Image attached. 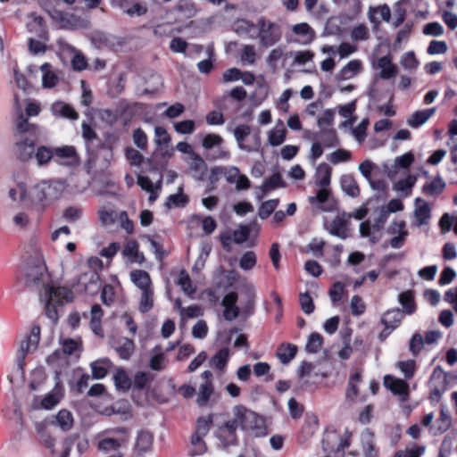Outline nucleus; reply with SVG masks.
<instances>
[{"instance_id": "1", "label": "nucleus", "mask_w": 457, "mask_h": 457, "mask_svg": "<svg viewBox=\"0 0 457 457\" xmlns=\"http://www.w3.org/2000/svg\"><path fill=\"white\" fill-rule=\"evenodd\" d=\"M25 283L28 287L39 290V298L45 304L46 315L54 322L59 319L60 308L72 301L73 293L64 287L49 284L50 277L40 253L28 260L24 268Z\"/></svg>"}, {"instance_id": "2", "label": "nucleus", "mask_w": 457, "mask_h": 457, "mask_svg": "<svg viewBox=\"0 0 457 457\" xmlns=\"http://www.w3.org/2000/svg\"><path fill=\"white\" fill-rule=\"evenodd\" d=\"M14 104L18 112L13 131V157L22 163L35 162L39 168L46 166V161L51 156L48 146L39 144L42 135L41 129L30 123L21 111L18 97L14 96Z\"/></svg>"}, {"instance_id": "3", "label": "nucleus", "mask_w": 457, "mask_h": 457, "mask_svg": "<svg viewBox=\"0 0 457 457\" xmlns=\"http://www.w3.org/2000/svg\"><path fill=\"white\" fill-rule=\"evenodd\" d=\"M67 187L64 179L42 180L29 188V204L45 209L52 202L60 199Z\"/></svg>"}, {"instance_id": "4", "label": "nucleus", "mask_w": 457, "mask_h": 457, "mask_svg": "<svg viewBox=\"0 0 457 457\" xmlns=\"http://www.w3.org/2000/svg\"><path fill=\"white\" fill-rule=\"evenodd\" d=\"M130 430L126 427L106 428L97 435V450L104 453H121L130 440Z\"/></svg>"}, {"instance_id": "5", "label": "nucleus", "mask_w": 457, "mask_h": 457, "mask_svg": "<svg viewBox=\"0 0 457 457\" xmlns=\"http://www.w3.org/2000/svg\"><path fill=\"white\" fill-rule=\"evenodd\" d=\"M256 32L250 34V38L256 39L262 47H270L278 44L283 36L280 23L271 21L265 16L256 20Z\"/></svg>"}, {"instance_id": "6", "label": "nucleus", "mask_w": 457, "mask_h": 457, "mask_svg": "<svg viewBox=\"0 0 457 457\" xmlns=\"http://www.w3.org/2000/svg\"><path fill=\"white\" fill-rule=\"evenodd\" d=\"M234 419L237 426L242 429L254 432L255 436H263L266 435L262 419L253 411L243 405L235 406Z\"/></svg>"}, {"instance_id": "7", "label": "nucleus", "mask_w": 457, "mask_h": 457, "mask_svg": "<svg viewBox=\"0 0 457 457\" xmlns=\"http://www.w3.org/2000/svg\"><path fill=\"white\" fill-rule=\"evenodd\" d=\"M50 157L46 161V166L54 160L57 164L66 167H76L79 164V156L72 145L58 147L48 146Z\"/></svg>"}, {"instance_id": "8", "label": "nucleus", "mask_w": 457, "mask_h": 457, "mask_svg": "<svg viewBox=\"0 0 457 457\" xmlns=\"http://www.w3.org/2000/svg\"><path fill=\"white\" fill-rule=\"evenodd\" d=\"M48 14L60 29H78L87 27V21L74 13L52 8L48 11Z\"/></svg>"}, {"instance_id": "9", "label": "nucleus", "mask_w": 457, "mask_h": 457, "mask_svg": "<svg viewBox=\"0 0 457 457\" xmlns=\"http://www.w3.org/2000/svg\"><path fill=\"white\" fill-rule=\"evenodd\" d=\"M40 339V328L33 326L30 333L25 337L20 344V347L16 354V361L21 371L23 370L24 361L28 354L37 350Z\"/></svg>"}, {"instance_id": "10", "label": "nucleus", "mask_w": 457, "mask_h": 457, "mask_svg": "<svg viewBox=\"0 0 457 457\" xmlns=\"http://www.w3.org/2000/svg\"><path fill=\"white\" fill-rule=\"evenodd\" d=\"M237 424L232 420L218 426L215 430V437L218 440V446L227 449L238 444Z\"/></svg>"}, {"instance_id": "11", "label": "nucleus", "mask_w": 457, "mask_h": 457, "mask_svg": "<svg viewBox=\"0 0 457 457\" xmlns=\"http://www.w3.org/2000/svg\"><path fill=\"white\" fill-rule=\"evenodd\" d=\"M63 397V387L59 383L44 398L36 396L31 403L33 409L51 410L56 406Z\"/></svg>"}, {"instance_id": "12", "label": "nucleus", "mask_w": 457, "mask_h": 457, "mask_svg": "<svg viewBox=\"0 0 457 457\" xmlns=\"http://www.w3.org/2000/svg\"><path fill=\"white\" fill-rule=\"evenodd\" d=\"M111 5L129 17H139L147 12V7L138 0H111Z\"/></svg>"}, {"instance_id": "13", "label": "nucleus", "mask_w": 457, "mask_h": 457, "mask_svg": "<svg viewBox=\"0 0 457 457\" xmlns=\"http://www.w3.org/2000/svg\"><path fill=\"white\" fill-rule=\"evenodd\" d=\"M403 319V312L399 308H395L385 312L381 317V323L385 326L384 331L380 334L382 337L389 335L394 329L400 326Z\"/></svg>"}, {"instance_id": "14", "label": "nucleus", "mask_w": 457, "mask_h": 457, "mask_svg": "<svg viewBox=\"0 0 457 457\" xmlns=\"http://www.w3.org/2000/svg\"><path fill=\"white\" fill-rule=\"evenodd\" d=\"M350 445L347 437L343 438L335 432L328 433L322 439L323 450L327 453L344 452Z\"/></svg>"}, {"instance_id": "15", "label": "nucleus", "mask_w": 457, "mask_h": 457, "mask_svg": "<svg viewBox=\"0 0 457 457\" xmlns=\"http://www.w3.org/2000/svg\"><path fill=\"white\" fill-rule=\"evenodd\" d=\"M233 132H234V137L237 142L238 147L241 150L246 151V152L259 151L260 145H261V139H260V136H258V135H256L254 137L255 141H256L255 146H250V145L244 144L245 139L251 133V128L248 125H245V124L238 125L237 127L235 128Z\"/></svg>"}, {"instance_id": "16", "label": "nucleus", "mask_w": 457, "mask_h": 457, "mask_svg": "<svg viewBox=\"0 0 457 457\" xmlns=\"http://www.w3.org/2000/svg\"><path fill=\"white\" fill-rule=\"evenodd\" d=\"M50 111L56 118L69 119L71 120L79 119V113L70 104L62 101L53 103Z\"/></svg>"}, {"instance_id": "17", "label": "nucleus", "mask_w": 457, "mask_h": 457, "mask_svg": "<svg viewBox=\"0 0 457 457\" xmlns=\"http://www.w3.org/2000/svg\"><path fill=\"white\" fill-rule=\"evenodd\" d=\"M413 214L417 226L426 225L431 218V209L424 199L418 197L415 200Z\"/></svg>"}, {"instance_id": "18", "label": "nucleus", "mask_w": 457, "mask_h": 457, "mask_svg": "<svg viewBox=\"0 0 457 457\" xmlns=\"http://www.w3.org/2000/svg\"><path fill=\"white\" fill-rule=\"evenodd\" d=\"M153 443L154 436L146 430H140L136 437L134 451L138 455L149 453L153 449Z\"/></svg>"}, {"instance_id": "19", "label": "nucleus", "mask_w": 457, "mask_h": 457, "mask_svg": "<svg viewBox=\"0 0 457 457\" xmlns=\"http://www.w3.org/2000/svg\"><path fill=\"white\" fill-rule=\"evenodd\" d=\"M363 71L361 60L354 59L347 62L337 74V80H348L356 77Z\"/></svg>"}, {"instance_id": "20", "label": "nucleus", "mask_w": 457, "mask_h": 457, "mask_svg": "<svg viewBox=\"0 0 457 457\" xmlns=\"http://www.w3.org/2000/svg\"><path fill=\"white\" fill-rule=\"evenodd\" d=\"M384 385L395 395L401 396L403 401L407 399L409 386L404 380L387 375L384 378Z\"/></svg>"}, {"instance_id": "21", "label": "nucleus", "mask_w": 457, "mask_h": 457, "mask_svg": "<svg viewBox=\"0 0 457 457\" xmlns=\"http://www.w3.org/2000/svg\"><path fill=\"white\" fill-rule=\"evenodd\" d=\"M27 29L40 39H47V29L44 19L36 13L29 15V21L27 23Z\"/></svg>"}, {"instance_id": "22", "label": "nucleus", "mask_w": 457, "mask_h": 457, "mask_svg": "<svg viewBox=\"0 0 457 457\" xmlns=\"http://www.w3.org/2000/svg\"><path fill=\"white\" fill-rule=\"evenodd\" d=\"M132 283L141 291L154 288L152 279L147 271L143 270H133L129 273Z\"/></svg>"}, {"instance_id": "23", "label": "nucleus", "mask_w": 457, "mask_h": 457, "mask_svg": "<svg viewBox=\"0 0 457 457\" xmlns=\"http://www.w3.org/2000/svg\"><path fill=\"white\" fill-rule=\"evenodd\" d=\"M189 170L193 177L198 180L203 179L207 171V165L204 160L196 153H192V156L187 161Z\"/></svg>"}, {"instance_id": "24", "label": "nucleus", "mask_w": 457, "mask_h": 457, "mask_svg": "<svg viewBox=\"0 0 457 457\" xmlns=\"http://www.w3.org/2000/svg\"><path fill=\"white\" fill-rule=\"evenodd\" d=\"M29 191L26 184L23 181H19L9 188L8 196L12 202L29 204Z\"/></svg>"}, {"instance_id": "25", "label": "nucleus", "mask_w": 457, "mask_h": 457, "mask_svg": "<svg viewBox=\"0 0 457 457\" xmlns=\"http://www.w3.org/2000/svg\"><path fill=\"white\" fill-rule=\"evenodd\" d=\"M79 286L83 287V290L87 293H95L100 286L98 274L92 270L82 274L79 280Z\"/></svg>"}, {"instance_id": "26", "label": "nucleus", "mask_w": 457, "mask_h": 457, "mask_svg": "<svg viewBox=\"0 0 457 457\" xmlns=\"http://www.w3.org/2000/svg\"><path fill=\"white\" fill-rule=\"evenodd\" d=\"M286 137L287 129L284 122L278 120L274 128L268 132V143L271 146H278L284 143Z\"/></svg>"}, {"instance_id": "27", "label": "nucleus", "mask_w": 457, "mask_h": 457, "mask_svg": "<svg viewBox=\"0 0 457 457\" xmlns=\"http://www.w3.org/2000/svg\"><path fill=\"white\" fill-rule=\"evenodd\" d=\"M377 65L380 69L379 78L382 79H390L397 74V67L392 62L389 55L380 57Z\"/></svg>"}, {"instance_id": "28", "label": "nucleus", "mask_w": 457, "mask_h": 457, "mask_svg": "<svg viewBox=\"0 0 457 457\" xmlns=\"http://www.w3.org/2000/svg\"><path fill=\"white\" fill-rule=\"evenodd\" d=\"M347 219L345 213L342 216H337L330 223L328 232L341 239H345L348 237Z\"/></svg>"}, {"instance_id": "29", "label": "nucleus", "mask_w": 457, "mask_h": 457, "mask_svg": "<svg viewBox=\"0 0 457 457\" xmlns=\"http://www.w3.org/2000/svg\"><path fill=\"white\" fill-rule=\"evenodd\" d=\"M62 49L63 52H68L73 54L71 58V66L73 70L79 71L87 68V61L86 57L81 54V52L77 50L70 44H63Z\"/></svg>"}, {"instance_id": "30", "label": "nucleus", "mask_w": 457, "mask_h": 457, "mask_svg": "<svg viewBox=\"0 0 457 457\" xmlns=\"http://www.w3.org/2000/svg\"><path fill=\"white\" fill-rule=\"evenodd\" d=\"M436 111V110L435 107L416 111L409 117L407 123L411 128H419L420 126L423 125L430 117H432Z\"/></svg>"}, {"instance_id": "31", "label": "nucleus", "mask_w": 457, "mask_h": 457, "mask_svg": "<svg viewBox=\"0 0 457 457\" xmlns=\"http://www.w3.org/2000/svg\"><path fill=\"white\" fill-rule=\"evenodd\" d=\"M315 137L318 139V142L321 143L325 147H334L338 145L337 132L331 128L320 129Z\"/></svg>"}, {"instance_id": "32", "label": "nucleus", "mask_w": 457, "mask_h": 457, "mask_svg": "<svg viewBox=\"0 0 457 457\" xmlns=\"http://www.w3.org/2000/svg\"><path fill=\"white\" fill-rule=\"evenodd\" d=\"M297 346L293 344H281L276 352V356L282 364H288L295 356Z\"/></svg>"}, {"instance_id": "33", "label": "nucleus", "mask_w": 457, "mask_h": 457, "mask_svg": "<svg viewBox=\"0 0 457 457\" xmlns=\"http://www.w3.org/2000/svg\"><path fill=\"white\" fill-rule=\"evenodd\" d=\"M292 31L302 38L300 39L301 44H310L315 37L314 30L306 22L298 23L293 26Z\"/></svg>"}, {"instance_id": "34", "label": "nucleus", "mask_w": 457, "mask_h": 457, "mask_svg": "<svg viewBox=\"0 0 457 457\" xmlns=\"http://www.w3.org/2000/svg\"><path fill=\"white\" fill-rule=\"evenodd\" d=\"M119 356L123 360H129L135 349L133 340L123 337L116 342L114 346Z\"/></svg>"}, {"instance_id": "35", "label": "nucleus", "mask_w": 457, "mask_h": 457, "mask_svg": "<svg viewBox=\"0 0 457 457\" xmlns=\"http://www.w3.org/2000/svg\"><path fill=\"white\" fill-rule=\"evenodd\" d=\"M204 436L193 434L190 438L188 455L191 457L204 454L207 451V446L204 441Z\"/></svg>"}, {"instance_id": "36", "label": "nucleus", "mask_w": 457, "mask_h": 457, "mask_svg": "<svg viewBox=\"0 0 457 457\" xmlns=\"http://www.w3.org/2000/svg\"><path fill=\"white\" fill-rule=\"evenodd\" d=\"M340 183L342 190L349 196L357 197L360 195V188L353 176H342Z\"/></svg>"}, {"instance_id": "37", "label": "nucleus", "mask_w": 457, "mask_h": 457, "mask_svg": "<svg viewBox=\"0 0 457 457\" xmlns=\"http://www.w3.org/2000/svg\"><path fill=\"white\" fill-rule=\"evenodd\" d=\"M41 71L43 72L42 77V85L44 87L52 88L54 87L59 81L58 76L54 71H52V66L48 62H45L40 67Z\"/></svg>"}, {"instance_id": "38", "label": "nucleus", "mask_w": 457, "mask_h": 457, "mask_svg": "<svg viewBox=\"0 0 457 457\" xmlns=\"http://www.w3.org/2000/svg\"><path fill=\"white\" fill-rule=\"evenodd\" d=\"M123 255L129 258L132 262L142 263L144 255L138 252V244L135 240H129L124 245Z\"/></svg>"}, {"instance_id": "39", "label": "nucleus", "mask_w": 457, "mask_h": 457, "mask_svg": "<svg viewBox=\"0 0 457 457\" xmlns=\"http://www.w3.org/2000/svg\"><path fill=\"white\" fill-rule=\"evenodd\" d=\"M90 327L93 332L97 336H103L101 320L103 316V311L99 304H95L91 308L90 312Z\"/></svg>"}, {"instance_id": "40", "label": "nucleus", "mask_w": 457, "mask_h": 457, "mask_svg": "<svg viewBox=\"0 0 457 457\" xmlns=\"http://www.w3.org/2000/svg\"><path fill=\"white\" fill-rule=\"evenodd\" d=\"M55 422L62 431H69L73 427V416L71 411L62 409L56 414Z\"/></svg>"}, {"instance_id": "41", "label": "nucleus", "mask_w": 457, "mask_h": 457, "mask_svg": "<svg viewBox=\"0 0 457 457\" xmlns=\"http://www.w3.org/2000/svg\"><path fill=\"white\" fill-rule=\"evenodd\" d=\"M445 187V182L442 178L436 177L423 186V193L428 196H434L441 194Z\"/></svg>"}, {"instance_id": "42", "label": "nucleus", "mask_w": 457, "mask_h": 457, "mask_svg": "<svg viewBox=\"0 0 457 457\" xmlns=\"http://www.w3.org/2000/svg\"><path fill=\"white\" fill-rule=\"evenodd\" d=\"M398 301L403 308V311H402L403 313L411 315L415 312L416 304L412 291L407 290L401 293L398 296Z\"/></svg>"}, {"instance_id": "43", "label": "nucleus", "mask_w": 457, "mask_h": 457, "mask_svg": "<svg viewBox=\"0 0 457 457\" xmlns=\"http://www.w3.org/2000/svg\"><path fill=\"white\" fill-rule=\"evenodd\" d=\"M331 179V169L323 163L316 170V184L320 187H328Z\"/></svg>"}, {"instance_id": "44", "label": "nucleus", "mask_w": 457, "mask_h": 457, "mask_svg": "<svg viewBox=\"0 0 457 457\" xmlns=\"http://www.w3.org/2000/svg\"><path fill=\"white\" fill-rule=\"evenodd\" d=\"M113 379L114 384L119 390L128 391L131 387V379L127 372L121 368L116 369Z\"/></svg>"}, {"instance_id": "45", "label": "nucleus", "mask_w": 457, "mask_h": 457, "mask_svg": "<svg viewBox=\"0 0 457 457\" xmlns=\"http://www.w3.org/2000/svg\"><path fill=\"white\" fill-rule=\"evenodd\" d=\"M436 427L434 431L435 435L443 434L450 428L452 425V418L446 410L442 409L440 411V414L436 421Z\"/></svg>"}, {"instance_id": "46", "label": "nucleus", "mask_w": 457, "mask_h": 457, "mask_svg": "<svg viewBox=\"0 0 457 457\" xmlns=\"http://www.w3.org/2000/svg\"><path fill=\"white\" fill-rule=\"evenodd\" d=\"M284 187L285 182L283 181L281 175L277 172L264 180L263 184L262 185V190L264 194H266L271 190Z\"/></svg>"}, {"instance_id": "47", "label": "nucleus", "mask_w": 457, "mask_h": 457, "mask_svg": "<svg viewBox=\"0 0 457 457\" xmlns=\"http://www.w3.org/2000/svg\"><path fill=\"white\" fill-rule=\"evenodd\" d=\"M178 284L181 287L183 292L189 297H193L195 293V287L186 270H181L179 276Z\"/></svg>"}, {"instance_id": "48", "label": "nucleus", "mask_w": 457, "mask_h": 457, "mask_svg": "<svg viewBox=\"0 0 457 457\" xmlns=\"http://www.w3.org/2000/svg\"><path fill=\"white\" fill-rule=\"evenodd\" d=\"M111 364L108 359L96 361L91 363L92 376L96 379L104 378L107 375V370Z\"/></svg>"}, {"instance_id": "49", "label": "nucleus", "mask_w": 457, "mask_h": 457, "mask_svg": "<svg viewBox=\"0 0 457 457\" xmlns=\"http://www.w3.org/2000/svg\"><path fill=\"white\" fill-rule=\"evenodd\" d=\"M229 360V350L227 347L219 350L212 358L211 363L217 370H222Z\"/></svg>"}, {"instance_id": "50", "label": "nucleus", "mask_w": 457, "mask_h": 457, "mask_svg": "<svg viewBox=\"0 0 457 457\" xmlns=\"http://www.w3.org/2000/svg\"><path fill=\"white\" fill-rule=\"evenodd\" d=\"M257 58L256 49L253 45H244L240 50V60L243 63L253 65Z\"/></svg>"}, {"instance_id": "51", "label": "nucleus", "mask_w": 457, "mask_h": 457, "mask_svg": "<svg viewBox=\"0 0 457 457\" xmlns=\"http://www.w3.org/2000/svg\"><path fill=\"white\" fill-rule=\"evenodd\" d=\"M154 306V288L141 291L139 301V311L143 313L148 312Z\"/></svg>"}, {"instance_id": "52", "label": "nucleus", "mask_w": 457, "mask_h": 457, "mask_svg": "<svg viewBox=\"0 0 457 457\" xmlns=\"http://www.w3.org/2000/svg\"><path fill=\"white\" fill-rule=\"evenodd\" d=\"M212 393L213 387L212 382H204L199 387V393L196 399L198 405H206Z\"/></svg>"}, {"instance_id": "53", "label": "nucleus", "mask_w": 457, "mask_h": 457, "mask_svg": "<svg viewBox=\"0 0 457 457\" xmlns=\"http://www.w3.org/2000/svg\"><path fill=\"white\" fill-rule=\"evenodd\" d=\"M37 431L38 433V441L45 445L47 449L50 450L51 453H54V445L55 441L54 439L47 434L45 430L42 425L37 424Z\"/></svg>"}, {"instance_id": "54", "label": "nucleus", "mask_w": 457, "mask_h": 457, "mask_svg": "<svg viewBox=\"0 0 457 457\" xmlns=\"http://www.w3.org/2000/svg\"><path fill=\"white\" fill-rule=\"evenodd\" d=\"M278 199H270L263 202L258 210V216L262 220L267 219L278 207Z\"/></svg>"}, {"instance_id": "55", "label": "nucleus", "mask_w": 457, "mask_h": 457, "mask_svg": "<svg viewBox=\"0 0 457 457\" xmlns=\"http://www.w3.org/2000/svg\"><path fill=\"white\" fill-rule=\"evenodd\" d=\"M323 338L319 333H312L305 345V350L311 353H316L321 348Z\"/></svg>"}, {"instance_id": "56", "label": "nucleus", "mask_w": 457, "mask_h": 457, "mask_svg": "<svg viewBox=\"0 0 457 457\" xmlns=\"http://www.w3.org/2000/svg\"><path fill=\"white\" fill-rule=\"evenodd\" d=\"M154 144L158 146H166L170 142V136L165 128L156 126L154 128Z\"/></svg>"}, {"instance_id": "57", "label": "nucleus", "mask_w": 457, "mask_h": 457, "mask_svg": "<svg viewBox=\"0 0 457 457\" xmlns=\"http://www.w3.org/2000/svg\"><path fill=\"white\" fill-rule=\"evenodd\" d=\"M212 423V415L200 417L196 421L195 432L194 434L205 436Z\"/></svg>"}, {"instance_id": "58", "label": "nucleus", "mask_w": 457, "mask_h": 457, "mask_svg": "<svg viewBox=\"0 0 457 457\" xmlns=\"http://www.w3.org/2000/svg\"><path fill=\"white\" fill-rule=\"evenodd\" d=\"M361 381V376L358 373H355L350 377L348 382V387L346 390L345 397L349 401H353L355 397L358 395L359 390L357 387V383Z\"/></svg>"}, {"instance_id": "59", "label": "nucleus", "mask_w": 457, "mask_h": 457, "mask_svg": "<svg viewBox=\"0 0 457 457\" xmlns=\"http://www.w3.org/2000/svg\"><path fill=\"white\" fill-rule=\"evenodd\" d=\"M257 262L255 253L253 251L245 252L239 260V267L244 270H252Z\"/></svg>"}, {"instance_id": "60", "label": "nucleus", "mask_w": 457, "mask_h": 457, "mask_svg": "<svg viewBox=\"0 0 457 457\" xmlns=\"http://www.w3.org/2000/svg\"><path fill=\"white\" fill-rule=\"evenodd\" d=\"M360 234L362 237H370L372 243H376L380 239V235L372 229V225L369 220L360 224Z\"/></svg>"}, {"instance_id": "61", "label": "nucleus", "mask_w": 457, "mask_h": 457, "mask_svg": "<svg viewBox=\"0 0 457 457\" xmlns=\"http://www.w3.org/2000/svg\"><path fill=\"white\" fill-rule=\"evenodd\" d=\"M98 215L101 223L105 227L112 225L116 219L119 218L115 211L107 210L105 208L100 209L98 211Z\"/></svg>"}, {"instance_id": "62", "label": "nucleus", "mask_w": 457, "mask_h": 457, "mask_svg": "<svg viewBox=\"0 0 457 457\" xmlns=\"http://www.w3.org/2000/svg\"><path fill=\"white\" fill-rule=\"evenodd\" d=\"M424 345L425 342L422 336L419 333H415L412 335L410 340L409 350L413 356H417L422 350Z\"/></svg>"}, {"instance_id": "63", "label": "nucleus", "mask_w": 457, "mask_h": 457, "mask_svg": "<svg viewBox=\"0 0 457 457\" xmlns=\"http://www.w3.org/2000/svg\"><path fill=\"white\" fill-rule=\"evenodd\" d=\"M351 37L354 41H365L370 37V31L366 25L360 24L351 30Z\"/></svg>"}, {"instance_id": "64", "label": "nucleus", "mask_w": 457, "mask_h": 457, "mask_svg": "<svg viewBox=\"0 0 457 457\" xmlns=\"http://www.w3.org/2000/svg\"><path fill=\"white\" fill-rule=\"evenodd\" d=\"M132 138L134 144L141 150H145L148 145V137L145 132L138 128L133 131Z\"/></svg>"}]
</instances>
